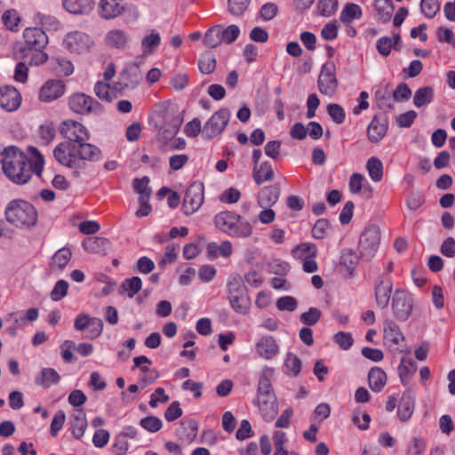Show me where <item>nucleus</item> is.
I'll return each mask as SVG.
<instances>
[{
  "mask_svg": "<svg viewBox=\"0 0 455 455\" xmlns=\"http://www.w3.org/2000/svg\"><path fill=\"white\" fill-rule=\"evenodd\" d=\"M1 163L4 173L13 183L23 185L31 179V168L28 165V156L17 147L5 148L3 150Z\"/></svg>",
  "mask_w": 455,
  "mask_h": 455,
  "instance_id": "nucleus-1",
  "label": "nucleus"
},
{
  "mask_svg": "<svg viewBox=\"0 0 455 455\" xmlns=\"http://www.w3.org/2000/svg\"><path fill=\"white\" fill-rule=\"evenodd\" d=\"M214 224L222 232L237 238H247L252 234L249 221L234 212H220L214 217Z\"/></svg>",
  "mask_w": 455,
  "mask_h": 455,
  "instance_id": "nucleus-2",
  "label": "nucleus"
},
{
  "mask_svg": "<svg viewBox=\"0 0 455 455\" xmlns=\"http://www.w3.org/2000/svg\"><path fill=\"white\" fill-rule=\"evenodd\" d=\"M7 220L17 228H30L37 221V212L28 201L17 199L11 201L6 209Z\"/></svg>",
  "mask_w": 455,
  "mask_h": 455,
  "instance_id": "nucleus-3",
  "label": "nucleus"
},
{
  "mask_svg": "<svg viewBox=\"0 0 455 455\" xmlns=\"http://www.w3.org/2000/svg\"><path fill=\"white\" fill-rule=\"evenodd\" d=\"M62 44L69 53L76 55L89 52L94 45L92 38L88 34L78 30L68 33Z\"/></svg>",
  "mask_w": 455,
  "mask_h": 455,
  "instance_id": "nucleus-4",
  "label": "nucleus"
},
{
  "mask_svg": "<svg viewBox=\"0 0 455 455\" xmlns=\"http://www.w3.org/2000/svg\"><path fill=\"white\" fill-rule=\"evenodd\" d=\"M230 119V112L227 108H220L214 112L203 127L202 135L205 140H212L220 135L227 127Z\"/></svg>",
  "mask_w": 455,
  "mask_h": 455,
  "instance_id": "nucleus-5",
  "label": "nucleus"
},
{
  "mask_svg": "<svg viewBox=\"0 0 455 455\" xmlns=\"http://www.w3.org/2000/svg\"><path fill=\"white\" fill-rule=\"evenodd\" d=\"M405 336L399 325L393 320L387 319L383 323V345L389 351L403 352Z\"/></svg>",
  "mask_w": 455,
  "mask_h": 455,
  "instance_id": "nucleus-6",
  "label": "nucleus"
},
{
  "mask_svg": "<svg viewBox=\"0 0 455 455\" xmlns=\"http://www.w3.org/2000/svg\"><path fill=\"white\" fill-rule=\"evenodd\" d=\"M292 257L302 263L303 270L307 273H315L318 269L315 257L317 248L311 243H301L291 250Z\"/></svg>",
  "mask_w": 455,
  "mask_h": 455,
  "instance_id": "nucleus-7",
  "label": "nucleus"
},
{
  "mask_svg": "<svg viewBox=\"0 0 455 455\" xmlns=\"http://www.w3.org/2000/svg\"><path fill=\"white\" fill-rule=\"evenodd\" d=\"M70 109L79 115L100 114L102 106L92 97L83 92L73 93L68 98Z\"/></svg>",
  "mask_w": 455,
  "mask_h": 455,
  "instance_id": "nucleus-8",
  "label": "nucleus"
},
{
  "mask_svg": "<svg viewBox=\"0 0 455 455\" xmlns=\"http://www.w3.org/2000/svg\"><path fill=\"white\" fill-rule=\"evenodd\" d=\"M128 74L123 72L120 74V82L118 84L110 85L108 83L99 81L94 86L95 94L103 100L111 101L118 96L119 92L124 88L133 87L138 81L129 83L127 81Z\"/></svg>",
  "mask_w": 455,
  "mask_h": 455,
  "instance_id": "nucleus-9",
  "label": "nucleus"
},
{
  "mask_svg": "<svg viewBox=\"0 0 455 455\" xmlns=\"http://www.w3.org/2000/svg\"><path fill=\"white\" fill-rule=\"evenodd\" d=\"M381 233L377 225H370L362 233L359 240V251L365 257H372L380 244Z\"/></svg>",
  "mask_w": 455,
  "mask_h": 455,
  "instance_id": "nucleus-10",
  "label": "nucleus"
},
{
  "mask_svg": "<svg viewBox=\"0 0 455 455\" xmlns=\"http://www.w3.org/2000/svg\"><path fill=\"white\" fill-rule=\"evenodd\" d=\"M228 288L231 307L238 314H247L250 308V300L245 295L244 288L241 285L239 280L234 278L229 281Z\"/></svg>",
  "mask_w": 455,
  "mask_h": 455,
  "instance_id": "nucleus-11",
  "label": "nucleus"
},
{
  "mask_svg": "<svg viewBox=\"0 0 455 455\" xmlns=\"http://www.w3.org/2000/svg\"><path fill=\"white\" fill-rule=\"evenodd\" d=\"M204 199V185L200 182H194L187 188L182 210L186 215H191L197 212L202 206Z\"/></svg>",
  "mask_w": 455,
  "mask_h": 455,
  "instance_id": "nucleus-12",
  "label": "nucleus"
},
{
  "mask_svg": "<svg viewBox=\"0 0 455 455\" xmlns=\"http://www.w3.org/2000/svg\"><path fill=\"white\" fill-rule=\"evenodd\" d=\"M55 159L62 165L73 169H81L77 148L71 142L60 143L53 150Z\"/></svg>",
  "mask_w": 455,
  "mask_h": 455,
  "instance_id": "nucleus-13",
  "label": "nucleus"
},
{
  "mask_svg": "<svg viewBox=\"0 0 455 455\" xmlns=\"http://www.w3.org/2000/svg\"><path fill=\"white\" fill-rule=\"evenodd\" d=\"M60 134L68 139V142L87 141L90 139V133L87 128L81 123L75 120H65L60 125Z\"/></svg>",
  "mask_w": 455,
  "mask_h": 455,
  "instance_id": "nucleus-14",
  "label": "nucleus"
},
{
  "mask_svg": "<svg viewBox=\"0 0 455 455\" xmlns=\"http://www.w3.org/2000/svg\"><path fill=\"white\" fill-rule=\"evenodd\" d=\"M335 65L333 62H326L321 69L318 77V89L321 93L331 97L335 94L338 81L335 76Z\"/></svg>",
  "mask_w": 455,
  "mask_h": 455,
  "instance_id": "nucleus-15",
  "label": "nucleus"
},
{
  "mask_svg": "<svg viewBox=\"0 0 455 455\" xmlns=\"http://www.w3.org/2000/svg\"><path fill=\"white\" fill-rule=\"evenodd\" d=\"M255 355L264 360L270 361L280 353V347L275 337L263 335L254 344Z\"/></svg>",
  "mask_w": 455,
  "mask_h": 455,
  "instance_id": "nucleus-16",
  "label": "nucleus"
},
{
  "mask_svg": "<svg viewBox=\"0 0 455 455\" xmlns=\"http://www.w3.org/2000/svg\"><path fill=\"white\" fill-rule=\"evenodd\" d=\"M24 44L20 47V52H30L33 49H44L48 44V36L45 32L39 28H28L23 32Z\"/></svg>",
  "mask_w": 455,
  "mask_h": 455,
  "instance_id": "nucleus-17",
  "label": "nucleus"
},
{
  "mask_svg": "<svg viewBox=\"0 0 455 455\" xmlns=\"http://www.w3.org/2000/svg\"><path fill=\"white\" fill-rule=\"evenodd\" d=\"M393 312L400 321H405L412 311V299L404 290L397 289L392 300Z\"/></svg>",
  "mask_w": 455,
  "mask_h": 455,
  "instance_id": "nucleus-18",
  "label": "nucleus"
},
{
  "mask_svg": "<svg viewBox=\"0 0 455 455\" xmlns=\"http://www.w3.org/2000/svg\"><path fill=\"white\" fill-rule=\"evenodd\" d=\"M254 404L266 421H272L278 412V405L275 393L258 394Z\"/></svg>",
  "mask_w": 455,
  "mask_h": 455,
  "instance_id": "nucleus-19",
  "label": "nucleus"
},
{
  "mask_svg": "<svg viewBox=\"0 0 455 455\" xmlns=\"http://www.w3.org/2000/svg\"><path fill=\"white\" fill-rule=\"evenodd\" d=\"M22 101L20 92L13 86L0 87V108L7 112L17 110Z\"/></svg>",
  "mask_w": 455,
  "mask_h": 455,
  "instance_id": "nucleus-20",
  "label": "nucleus"
},
{
  "mask_svg": "<svg viewBox=\"0 0 455 455\" xmlns=\"http://www.w3.org/2000/svg\"><path fill=\"white\" fill-rule=\"evenodd\" d=\"M65 92L66 86L62 81L48 80L42 85L38 99L42 102H52L63 96Z\"/></svg>",
  "mask_w": 455,
  "mask_h": 455,
  "instance_id": "nucleus-21",
  "label": "nucleus"
},
{
  "mask_svg": "<svg viewBox=\"0 0 455 455\" xmlns=\"http://www.w3.org/2000/svg\"><path fill=\"white\" fill-rule=\"evenodd\" d=\"M393 284L390 276L380 277L375 285V298L379 307L385 308L389 302Z\"/></svg>",
  "mask_w": 455,
  "mask_h": 455,
  "instance_id": "nucleus-22",
  "label": "nucleus"
},
{
  "mask_svg": "<svg viewBox=\"0 0 455 455\" xmlns=\"http://www.w3.org/2000/svg\"><path fill=\"white\" fill-rule=\"evenodd\" d=\"M76 148L78 158L81 160V169L84 167L85 161L94 162L101 158V150L93 144L82 141Z\"/></svg>",
  "mask_w": 455,
  "mask_h": 455,
  "instance_id": "nucleus-23",
  "label": "nucleus"
},
{
  "mask_svg": "<svg viewBox=\"0 0 455 455\" xmlns=\"http://www.w3.org/2000/svg\"><path fill=\"white\" fill-rule=\"evenodd\" d=\"M63 8L74 15L89 14L94 7L93 0H62Z\"/></svg>",
  "mask_w": 455,
  "mask_h": 455,
  "instance_id": "nucleus-24",
  "label": "nucleus"
},
{
  "mask_svg": "<svg viewBox=\"0 0 455 455\" xmlns=\"http://www.w3.org/2000/svg\"><path fill=\"white\" fill-rule=\"evenodd\" d=\"M415 397L411 391L403 394L398 404L397 416L401 421L409 420L414 411Z\"/></svg>",
  "mask_w": 455,
  "mask_h": 455,
  "instance_id": "nucleus-25",
  "label": "nucleus"
},
{
  "mask_svg": "<svg viewBox=\"0 0 455 455\" xmlns=\"http://www.w3.org/2000/svg\"><path fill=\"white\" fill-rule=\"evenodd\" d=\"M280 190L277 186H267L258 194L257 203L261 208L272 207L279 199Z\"/></svg>",
  "mask_w": 455,
  "mask_h": 455,
  "instance_id": "nucleus-26",
  "label": "nucleus"
},
{
  "mask_svg": "<svg viewBox=\"0 0 455 455\" xmlns=\"http://www.w3.org/2000/svg\"><path fill=\"white\" fill-rule=\"evenodd\" d=\"M124 10L121 0H101L99 5V13L100 17L106 20L121 15Z\"/></svg>",
  "mask_w": 455,
  "mask_h": 455,
  "instance_id": "nucleus-27",
  "label": "nucleus"
},
{
  "mask_svg": "<svg viewBox=\"0 0 455 455\" xmlns=\"http://www.w3.org/2000/svg\"><path fill=\"white\" fill-rule=\"evenodd\" d=\"M70 429L73 436L81 439L87 428V419L83 410H76L70 417Z\"/></svg>",
  "mask_w": 455,
  "mask_h": 455,
  "instance_id": "nucleus-28",
  "label": "nucleus"
},
{
  "mask_svg": "<svg viewBox=\"0 0 455 455\" xmlns=\"http://www.w3.org/2000/svg\"><path fill=\"white\" fill-rule=\"evenodd\" d=\"M72 257V251L68 247L59 249L52 257L50 268L53 272H61L68 266Z\"/></svg>",
  "mask_w": 455,
  "mask_h": 455,
  "instance_id": "nucleus-29",
  "label": "nucleus"
},
{
  "mask_svg": "<svg viewBox=\"0 0 455 455\" xmlns=\"http://www.w3.org/2000/svg\"><path fill=\"white\" fill-rule=\"evenodd\" d=\"M74 326L77 331H83L88 326H93L94 337L100 335L103 323L99 318H90L86 314H80L75 319Z\"/></svg>",
  "mask_w": 455,
  "mask_h": 455,
  "instance_id": "nucleus-30",
  "label": "nucleus"
},
{
  "mask_svg": "<svg viewBox=\"0 0 455 455\" xmlns=\"http://www.w3.org/2000/svg\"><path fill=\"white\" fill-rule=\"evenodd\" d=\"M206 252L211 259H215L220 256L228 258L233 253V245L229 241H224L220 244L212 242L207 244Z\"/></svg>",
  "mask_w": 455,
  "mask_h": 455,
  "instance_id": "nucleus-31",
  "label": "nucleus"
},
{
  "mask_svg": "<svg viewBox=\"0 0 455 455\" xmlns=\"http://www.w3.org/2000/svg\"><path fill=\"white\" fill-rule=\"evenodd\" d=\"M60 380V375L52 368H43L35 377V383L45 388L56 385Z\"/></svg>",
  "mask_w": 455,
  "mask_h": 455,
  "instance_id": "nucleus-32",
  "label": "nucleus"
},
{
  "mask_svg": "<svg viewBox=\"0 0 455 455\" xmlns=\"http://www.w3.org/2000/svg\"><path fill=\"white\" fill-rule=\"evenodd\" d=\"M387 374L379 367H372L368 373V382L373 392H380L387 384Z\"/></svg>",
  "mask_w": 455,
  "mask_h": 455,
  "instance_id": "nucleus-33",
  "label": "nucleus"
},
{
  "mask_svg": "<svg viewBox=\"0 0 455 455\" xmlns=\"http://www.w3.org/2000/svg\"><path fill=\"white\" fill-rule=\"evenodd\" d=\"M252 177L257 185H261L266 181H272L275 179V173L271 164L263 162L259 166H253Z\"/></svg>",
  "mask_w": 455,
  "mask_h": 455,
  "instance_id": "nucleus-34",
  "label": "nucleus"
},
{
  "mask_svg": "<svg viewBox=\"0 0 455 455\" xmlns=\"http://www.w3.org/2000/svg\"><path fill=\"white\" fill-rule=\"evenodd\" d=\"M28 165L31 168V174L36 173L40 175L44 165V158L43 155L36 148L32 146L28 148Z\"/></svg>",
  "mask_w": 455,
  "mask_h": 455,
  "instance_id": "nucleus-35",
  "label": "nucleus"
},
{
  "mask_svg": "<svg viewBox=\"0 0 455 455\" xmlns=\"http://www.w3.org/2000/svg\"><path fill=\"white\" fill-rule=\"evenodd\" d=\"M109 242L107 238L92 236L83 241V248L91 253L104 252L108 247Z\"/></svg>",
  "mask_w": 455,
  "mask_h": 455,
  "instance_id": "nucleus-36",
  "label": "nucleus"
},
{
  "mask_svg": "<svg viewBox=\"0 0 455 455\" xmlns=\"http://www.w3.org/2000/svg\"><path fill=\"white\" fill-rule=\"evenodd\" d=\"M387 132V124L374 117L368 126V138L371 142H379L385 137Z\"/></svg>",
  "mask_w": 455,
  "mask_h": 455,
  "instance_id": "nucleus-37",
  "label": "nucleus"
},
{
  "mask_svg": "<svg viewBox=\"0 0 455 455\" xmlns=\"http://www.w3.org/2000/svg\"><path fill=\"white\" fill-rule=\"evenodd\" d=\"M105 42L110 47L123 49L128 44V36L121 29H113L106 35Z\"/></svg>",
  "mask_w": 455,
  "mask_h": 455,
  "instance_id": "nucleus-38",
  "label": "nucleus"
},
{
  "mask_svg": "<svg viewBox=\"0 0 455 455\" xmlns=\"http://www.w3.org/2000/svg\"><path fill=\"white\" fill-rule=\"evenodd\" d=\"M362 16V8L356 4L348 3L343 7L339 15V20L345 24H350L354 20L361 19Z\"/></svg>",
  "mask_w": 455,
  "mask_h": 455,
  "instance_id": "nucleus-39",
  "label": "nucleus"
},
{
  "mask_svg": "<svg viewBox=\"0 0 455 455\" xmlns=\"http://www.w3.org/2000/svg\"><path fill=\"white\" fill-rule=\"evenodd\" d=\"M434 89L430 86L419 88L413 96V103L416 108H422L430 104L434 100Z\"/></svg>",
  "mask_w": 455,
  "mask_h": 455,
  "instance_id": "nucleus-40",
  "label": "nucleus"
},
{
  "mask_svg": "<svg viewBox=\"0 0 455 455\" xmlns=\"http://www.w3.org/2000/svg\"><path fill=\"white\" fill-rule=\"evenodd\" d=\"M416 371V363L411 358L403 357L401 359V363L398 366V373L403 384H406Z\"/></svg>",
  "mask_w": 455,
  "mask_h": 455,
  "instance_id": "nucleus-41",
  "label": "nucleus"
},
{
  "mask_svg": "<svg viewBox=\"0 0 455 455\" xmlns=\"http://www.w3.org/2000/svg\"><path fill=\"white\" fill-rule=\"evenodd\" d=\"M374 7L379 20L384 23L390 20L395 9L392 0H374Z\"/></svg>",
  "mask_w": 455,
  "mask_h": 455,
  "instance_id": "nucleus-42",
  "label": "nucleus"
},
{
  "mask_svg": "<svg viewBox=\"0 0 455 455\" xmlns=\"http://www.w3.org/2000/svg\"><path fill=\"white\" fill-rule=\"evenodd\" d=\"M375 100L378 107L382 110H389L394 108L395 100L393 94H390L387 86L376 91Z\"/></svg>",
  "mask_w": 455,
  "mask_h": 455,
  "instance_id": "nucleus-43",
  "label": "nucleus"
},
{
  "mask_svg": "<svg viewBox=\"0 0 455 455\" xmlns=\"http://www.w3.org/2000/svg\"><path fill=\"white\" fill-rule=\"evenodd\" d=\"M274 376V369L270 367H264L259 374L258 384V394L261 393H274L271 379Z\"/></svg>",
  "mask_w": 455,
  "mask_h": 455,
  "instance_id": "nucleus-44",
  "label": "nucleus"
},
{
  "mask_svg": "<svg viewBox=\"0 0 455 455\" xmlns=\"http://www.w3.org/2000/svg\"><path fill=\"white\" fill-rule=\"evenodd\" d=\"M179 437L188 443H191L197 435V424L194 420H188L181 423L178 430Z\"/></svg>",
  "mask_w": 455,
  "mask_h": 455,
  "instance_id": "nucleus-45",
  "label": "nucleus"
},
{
  "mask_svg": "<svg viewBox=\"0 0 455 455\" xmlns=\"http://www.w3.org/2000/svg\"><path fill=\"white\" fill-rule=\"evenodd\" d=\"M366 169L373 181L379 182L382 180L383 164L379 158L375 156L370 157L366 163Z\"/></svg>",
  "mask_w": 455,
  "mask_h": 455,
  "instance_id": "nucleus-46",
  "label": "nucleus"
},
{
  "mask_svg": "<svg viewBox=\"0 0 455 455\" xmlns=\"http://www.w3.org/2000/svg\"><path fill=\"white\" fill-rule=\"evenodd\" d=\"M222 43L221 26L216 25L210 28L204 34V44L210 48H215Z\"/></svg>",
  "mask_w": 455,
  "mask_h": 455,
  "instance_id": "nucleus-47",
  "label": "nucleus"
},
{
  "mask_svg": "<svg viewBox=\"0 0 455 455\" xmlns=\"http://www.w3.org/2000/svg\"><path fill=\"white\" fill-rule=\"evenodd\" d=\"M359 259L357 254L352 250H346L343 251L340 259V265L346 267L348 275L354 276L355 269L358 264Z\"/></svg>",
  "mask_w": 455,
  "mask_h": 455,
  "instance_id": "nucleus-48",
  "label": "nucleus"
},
{
  "mask_svg": "<svg viewBox=\"0 0 455 455\" xmlns=\"http://www.w3.org/2000/svg\"><path fill=\"white\" fill-rule=\"evenodd\" d=\"M21 57L27 60L30 65L39 66L47 61L48 56L44 52V49H33L28 53L27 52H20Z\"/></svg>",
  "mask_w": 455,
  "mask_h": 455,
  "instance_id": "nucleus-49",
  "label": "nucleus"
},
{
  "mask_svg": "<svg viewBox=\"0 0 455 455\" xmlns=\"http://www.w3.org/2000/svg\"><path fill=\"white\" fill-rule=\"evenodd\" d=\"M198 68L201 73L209 75L216 68V59L212 52L203 53L198 61Z\"/></svg>",
  "mask_w": 455,
  "mask_h": 455,
  "instance_id": "nucleus-50",
  "label": "nucleus"
},
{
  "mask_svg": "<svg viewBox=\"0 0 455 455\" xmlns=\"http://www.w3.org/2000/svg\"><path fill=\"white\" fill-rule=\"evenodd\" d=\"M285 371L298 376L301 371L302 363L301 360L294 354L288 353L283 365Z\"/></svg>",
  "mask_w": 455,
  "mask_h": 455,
  "instance_id": "nucleus-51",
  "label": "nucleus"
},
{
  "mask_svg": "<svg viewBox=\"0 0 455 455\" xmlns=\"http://www.w3.org/2000/svg\"><path fill=\"white\" fill-rule=\"evenodd\" d=\"M2 21L8 29L14 31L19 28L20 17L16 10L10 9L3 13Z\"/></svg>",
  "mask_w": 455,
  "mask_h": 455,
  "instance_id": "nucleus-52",
  "label": "nucleus"
},
{
  "mask_svg": "<svg viewBox=\"0 0 455 455\" xmlns=\"http://www.w3.org/2000/svg\"><path fill=\"white\" fill-rule=\"evenodd\" d=\"M141 287L142 281L138 276L124 280L121 286L122 290L127 293L129 298H133L134 295L140 291Z\"/></svg>",
  "mask_w": 455,
  "mask_h": 455,
  "instance_id": "nucleus-53",
  "label": "nucleus"
},
{
  "mask_svg": "<svg viewBox=\"0 0 455 455\" xmlns=\"http://www.w3.org/2000/svg\"><path fill=\"white\" fill-rule=\"evenodd\" d=\"M338 4V0H318L317 12L322 16L330 17L336 12Z\"/></svg>",
  "mask_w": 455,
  "mask_h": 455,
  "instance_id": "nucleus-54",
  "label": "nucleus"
},
{
  "mask_svg": "<svg viewBox=\"0 0 455 455\" xmlns=\"http://www.w3.org/2000/svg\"><path fill=\"white\" fill-rule=\"evenodd\" d=\"M161 36L159 33L152 31L146 36L141 42V47L145 53H151L153 50L160 44Z\"/></svg>",
  "mask_w": 455,
  "mask_h": 455,
  "instance_id": "nucleus-55",
  "label": "nucleus"
},
{
  "mask_svg": "<svg viewBox=\"0 0 455 455\" xmlns=\"http://www.w3.org/2000/svg\"><path fill=\"white\" fill-rule=\"evenodd\" d=\"M149 179L143 177L142 179H135L133 180V188L140 194L139 199H149L151 188L148 187Z\"/></svg>",
  "mask_w": 455,
  "mask_h": 455,
  "instance_id": "nucleus-56",
  "label": "nucleus"
},
{
  "mask_svg": "<svg viewBox=\"0 0 455 455\" xmlns=\"http://www.w3.org/2000/svg\"><path fill=\"white\" fill-rule=\"evenodd\" d=\"M331 230V224L326 219L318 220L312 228V235L315 239H323Z\"/></svg>",
  "mask_w": 455,
  "mask_h": 455,
  "instance_id": "nucleus-57",
  "label": "nucleus"
},
{
  "mask_svg": "<svg viewBox=\"0 0 455 455\" xmlns=\"http://www.w3.org/2000/svg\"><path fill=\"white\" fill-rule=\"evenodd\" d=\"M420 9L427 18L433 19L440 10V2L438 0H421Z\"/></svg>",
  "mask_w": 455,
  "mask_h": 455,
  "instance_id": "nucleus-58",
  "label": "nucleus"
},
{
  "mask_svg": "<svg viewBox=\"0 0 455 455\" xmlns=\"http://www.w3.org/2000/svg\"><path fill=\"white\" fill-rule=\"evenodd\" d=\"M140 425L148 432L156 433L162 428L163 422L156 416H148L140 419Z\"/></svg>",
  "mask_w": 455,
  "mask_h": 455,
  "instance_id": "nucleus-59",
  "label": "nucleus"
},
{
  "mask_svg": "<svg viewBox=\"0 0 455 455\" xmlns=\"http://www.w3.org/2000/svg\"><path fill=\"white\" fill-rule=\"evenodd\" d=\"M327 112L333 122L338 124L344 123L346 113L344 108L336 103H331L327 106Z\"/></svg>",
  "mask_w": 455,
  "mask_h": 455,
  "instance_id": "nucleus-60",
  "label": "nucleus"
},
{
  "mask_svg": "<svg viewBox=\"0 0 455 455\" xmlns=\"http://www.w3.org/2000/svg\"><path fill=\"white\" fill-rule=\"evenodd\" d=\"M66 420V415L65 412L61 410H59L56 411V413L53 416V419L51 423L50 427V433L51 435L55 437L58 435L59 432L61 430V428L64 426Z\"/></svg>",
  "mask_w": 455,
  "mask_h": 455,
  "instance_id": "nucleus-61",
  "label": "nucleus"
},
{
  "mask_svg": "<svg viewBox=\"0 0 455 455\" xmlns=\"http://www.w3.org/2000/svg\"><path fill=\"white\" fill-rule=\"evenodd\" d=\"M298 307L297 299L292 296H283L277 299L276 307L280 311L293 312Z\"/></svg>",
  "mask_w": 455,
  "mask_h": 455,
  "instance_id": "nucleus-62",
  "label": "nucleus"
},
{
  "mask_svg": "<svg viewBox=\"0 0 455 455\" xmlns=\"http://www.w3.org/2000/svg\"><path fill=\"white\" fill-rule=\"evenodd\" d=\"M427 448L426 442L420 437H413L407 446L409 455H421Z\"/></svg>",
  "mask_w": 455,
  "mask_h": 455,
  "instance_id": "nucleus-63",
  "label": "nucleus"
},
{
  "mask_svg": "<svg viewBox=\"0 0 455 455\" xmlns=\"http://www.w3.org/2000/svg\"><path fill=\"white\" fill-rule=\"evenodd\" d=\"M68 283L65 280H59L51 291V299L53 301L62 299L68 293Z\"/></svg>",
  "mask_w": 455,
  "mask_h": 455,
  "instance_id": "nucleus-64",
  "label": "nucleus"
}]
</instances>
